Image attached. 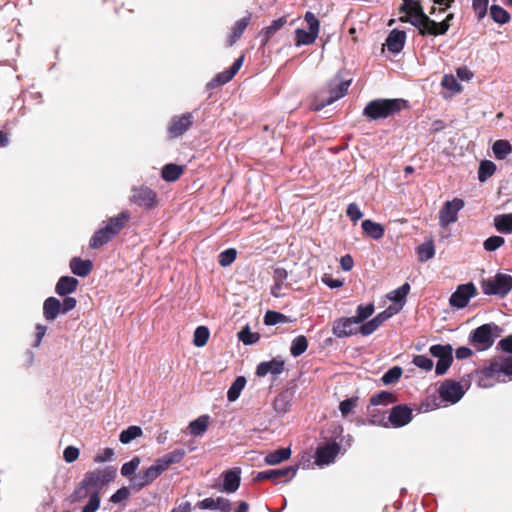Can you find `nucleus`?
I'll list each match as a JSON object with an SVG mask.
<instances>
[{
    "label": "nucleus",
    "mask_w": 512,
    "mask_h": 512,
    "mask_svg": "<svg viewBox=\"0 0 512 512\" xmlns=\"http://www.w3.org/2000/svg\"><path fill=\"white\" fill-rule=\"evenodd\" d=\"M129 219L130 214L126 211L111 217L103 227L94 232L89 241V246L92 249H97L108 243L125 227Z\"/></svg>",
    "instance_id": "1"
},
{
    "label": "nucleus",
    "mask_w": 512,
    "mask_h": 512,
    "mask_svg": "<svg viewBox=\"0 0 512 512\" xmlns=\"http://www.w3.org/2000/svg\"><path fill=\"white\" fill-rule=\"evenodd\" d=\"M404 106L403 99L378 98L368 102L362 114L369 120L378 121L396 115Z\"/></svg>",
    "instance_id": "2"
},
{
    "label": "nucleus",
    "mask_w": 512,
    "mask_h": 512,
    "mask_svg": "<svg viewBox=\"0 0 512 512\" xmlns=\"http://www.w3.org/2000/svg\"><path fill=\"white\" fill-rule=\"evenodd\" d=\"M499 327L494 323H487L476 328L470 335V342L477 350L484 351L489 349L495 338L498 336Z\"/></svg>",
    "instance_id": "3"
},
{
    "label": "nucleus",
    "mask_w": 512,
    "mask_h": 512,
    "mask_svg": "<svg viewBox=\"0 0 512 512\" xmlns=\"http://www.w3.org/2000/svg\"><path fill=\"white\" fill-rule=\"evenodd\" d=\"M481 287L485 295L506 296L512 290V276L497 273L494 277L483 280Z\"/></svg>",
    "instance_id": "4"
},
{
    "label": "nucleus",
    "mask_w": 512,
    "mask_h": 512,
    "mask_svg": "<svg viewBox=\"0 0 512 512\" xmlns=\"http://www.w3.org/2000/svg\"><path fill=\"white\" fill-rule=\"evenodd\" d=\"M115 476L116 470L113 467L95 469L85 474L83 482L92 490L93 495H100L102 488L110 483Z\"/></svg>",
    "instance_id": "5"
},
{
    "label": "nucleus",
    "mask_w": 512,
    "mask_h": 512,
    "mask_svg": "<svg viewBox=\"0 0 512 512\" xmlns=\"http://www.w3.org/2000/svg\"><path fill=\"white\" fill-rule=\"evenodd\" d=\"M403 5L400 8L401 12H405L406 16L401 17L402 22H409L411 25L416 27L419 31L421 30L424 23L429 22V16L425 14L422 5L416 0H402Z\"/></svg>",
    "instance_id": "6"
},
{
    "label": "nucleus",
    "mask_w": 512,
    "mask_h": 512,
    "mask_svg": "<svg viewBox=\"0 0 512 512\" xmlns=\"http://www.w3.org/2000/svg\"><path fill=\"white\" fill-rule=\"evenodd\" d=\"M482 372L487 378L505 382L508 377L512 376V355L491 361Z\"/></svg>",
    "instance_id": "7"
},
{
    "label": "nucleus",
    "mask_w": 512,
    "mask_h": 512,
    "mask_svg": "<svg viewBox=\"0 0 512 512\" xmlns=\"http://www.w3.org/2000/svg\"><path fill=\"white\" fill-rule=\"evenodd\" d=\"M430 354L437 358L438 361L436 363L435 367V373L436 375H444L447 370L450 368L452 362H453V348L450 344H436L432 345L429 348Z\"/></svg>",
    "instance_id": "8"
},
{
    "label": "nucleus",
    "mask_w": 512,
    "mask_h": 512,
    "mask_svg": "<svg viewBox=\"0 0 512 512\" xmlns=\"http://www.w3.org/2000/svg\"><path fill=\"white\" fill-rule=\"evenodd\" d=\"M477 295V288L474 283L469 282L465 284H460L457 286L456 290L451 294L449 298V303L452 307L457 309L465 308L470 299Z\"/></svg>",
    "instance_id": "9"
},
{
    "label": "nucleus",
    "mask_w": 512,
    "mask_h": 512,
    "mask_svg": "<svg viewBox=\"0 0 512 512\" xmlns=\"http://www.w3.org/2000/svg\"><path fill=\"white\" fill-rule=\"evenodd\" d=\"M130 202L150 210L157 205V194L154 190L144 185L133 187Z\"/></svg>",
    "instance_id": "10"
},
{
    "label": "nucleus",
    "mask_w": 512,
    "mask_h": 512,
    "mask_svg": "<svg viewBox=\"0 0 512 512\" xmlns=\"http://www.w3.org/2000/svg\"><path fill=\"white\" fill-rule=\"evenodd\" d=\"M464 207V201L460 198H454L446 201L439 211V225L442 228L448 227L458 219V212Z\"/></svg>",
    "instance_id": "11"
},
{
    "label": "nucleus",
    "mask_w": 512,
    "mask_h": 512,
    "mask_svg": "<svg viewBox=\"0 0 512 512\" xmlns=\"http://www.w3.org/2000/svg\"><path fill=\"white\" fill-rule=\"evenodd\" d=\"M332 332L337 338H345L359 333V323L354 317H342L333 323Z\"/></svg>",
    "instance_id": "12"
},
{
    "label": "nucleus",
    "mask_w": 512,
    "mask_h": 512,
    "mask_svg": "<svg viewBox=\"0 0 512 512\" xmlns=\"http://www.w3.org/2000/svg\"><path fill=\"white\" fill-rule=\"evenodd\" d=\"M193 120L194 117L192 113L174 116L167 128L170 137L177 138L182 136L192 126Z\"/></svg>",
    "instance_id": "13"
},
{
    "label": "nucleus",
    "mask_w": 512,
    "mask_h": 512,
    "mask_svg": "<svg viewBox=\"0 0 512 512\" xmlns=\"http://www.w3.org/2000/svg\"><path fill=\"white\" fill-rule=\"evenodd\" d=\"M439 395L444 401L455 404L463 397L464 390L459 382L447 380L440 386Z\"/></svg>",
    "instance_id": "14"
},
{
    "label": "nucleus",
    "mask_w": 512,
    "mask_h": 512,
    "mask_svg": "<svg viewBox=\"0 0 512 512\" xmlns=\"http://www.w3.org/2000/svg\"><path fill=\"white\" fill-rule=\"evenodd\" d=\"M350 83H351L350 80L339 82L337 84L336 88H331L330 95L326 99H323L321 101L320 100L314 101L313 109L315 111H320L324 107L334 103L336 100L345 96V94L347 93L348 88L350 86Z\"/></svg>",
    "instance_id": "15"
},
{
    "label": "nucleus",
    "mask_w": 512,
    "mask_h": 512,
    "mask_svg": "<svg viewBox=\"0 0 512 512\" xmlns=\"http://www.w3.org/2000/svg\"><path fill=\"white\" fill-rule=\"evenodd\" d=\"M339 452L340 446L335 442L319 446L316 451L315 463L318 466L329 465L334 462Z\"/></svg>",
    "instance_id": "16"
},
{
    "label": "nucleus",
    "mask_w": 512,
    "mask_h": 512,
    "mask_svg": "<svg viewBox=\"0 0 512 512\" xmlns=\"http://www.w3.org/2000/svg\"><path fill=\"white\" fill-rule=\"evenodd\" d=\"M453 18H454V14L453 13H449L446 16V18L443 21H441V22H436V21L432 20L429 17V22L430 23H424V26H422L419 34L422 35V36H427V35H431V36L444 35L449 30L450 21Z\"/></svg>",
    "instance_id": "17"
},
{
    "label": "nucleus",
    "mask_w": 512,
    "mask_h": 512,
    "mask_svg": "<svg viewBox=\"0 0 512 512\" xmlns=\"http://www.w3.org/2000/svg\"><path fill=\"white\" fill-rule=\"evenodd\" d=\"M298 471V466H289L285 468L280 469H270L261 471L257 474L256 479L258 480H277L279 478H285V482L290 481L293 479Z\"/></svg>",
    "instance_id": "18"
},
{
    "label": "nucleus",
    "mask_w": 512,
    "mask_h": 512,
    "mask_svg": "<svg viewBox=\"0 0 512 512\" xmlns=\"http://www.w3.org/2000/svg\"><path fill=\"white\" fill-rule=\"evenodd\" d=\"M412 420V409L406 405L394 406L389 414V421L393 427L399 428Z\"/></svg>",
    "instance_id": "19"
},
{
    "label": "nucleus",
    "mask_w": 512,
    "mask_h": 512,
    "mask_svg": "<svg viewBox=\"0 0 512 512\" xmlns=\"http://www.w3.org/2000/svg\"><path fill=\"white\" fill-rule=\"evenodd\" d=\"M284 365L285 363L281 358H273L270 361L261 362L257 366L256 375L264 377L270 373L273 376H277L283 372Z\"/></svg>",
    "instance_id": "20"
},
{
    "label": "nucleus",
    "mask_w": 512,
    "mask_h": 512,
    "mask_svg": "<svg viewBox=\"0 0 512 512\" xmlns=\"http://www.w3.org/2000/svg\"><path fill=\"white\" fill-rule=\"evenodd\" d=\"M405 40L406 33L404 31L393 29L386 39L387 49L394 54L399 53L404 47Z\"/></svg>",
    "instance_id": "21"
},
{
    "label": "nucleus",
    "mask_w": 512,
    "mask_h": 512,
    "mask_svg": "<svg viewBox=\"0 0 512 512\" xmlns=\"http://www.w3.org/2000/svg\"><path fill=\"white\" fill-rule=\"evenodd\" d=\"M198 507L200 509L207 510H220L221 512H230L231 511V503L228 499L223 497L214 498H205L198 503Z\"/></svg>",
    "instance_id": "22"
},
{
    "label": "nucleus",
    "mask_w": 512,
    "mask_h": 512,
    "mask_svg": "<svg viewBox=\"0 0 512 512\" xmlns=\"http://www.w3.org/2000/svg\"><path fill=\"white\" fill-rule=\"evenodd\" d=\"M240 473L241 471L239 468H234L224 473L222 485L223 491L227 493H234L239 488L241 481Z\"/></svg>",
    "instance_id": "23"
},
{
    "label": "nucleus",
    "mask_w": 512,
    "mask_h": 512,
    "mask_svg": "<svg viewBox=\"0 0 512 512\" xmlns=\"http://www.w3.org/2000/svg\"><path fill=\"white\" fill-rule=\"evenodd\" d=\"M286 23L287 18L283 16L272 21V23L269 26L261 30V32L259 33V37L261 38L262 46L267 45V43L274 36V34L278 32L280 29H282Z\"/></svg>",
    "instance_id": "24"
},
{
    "label": "nucleus",
    "mask_w": 512,
    "mask_h": 512,
    "mask_svg": "<svg viewBox=\"0 0 512 512\" xmlns=\"http://www.w3.org/2000/svg\"><path fill=\"white\" fill-rule=\"evenodd\" d=\"M78 283V280L72 276H62L56 283L55 292L59 296H67L77 289Z\"/></svg>",
    "instance_id": "25"
},
{
    "label": "nucleus",
    "mask_w": 512,
    "mask_h": 512,
    "mask_svg": "<svg viewBox=\"0 0 512 512\" xmlns=\"http://www.w3.org/2000/svg\"><path fill=\"white\" fill-rule=\"evenodd\" d=\"M62 313L61 302L55 297H48L43 303V315L48 321H54Z\"/></svg>",
    "instance_id": "26"
},
{
    "label": "nucleus",
    "mask_w": 512,
    "mask_h": 512,
    "mask_svg": "<svg viewBox=\"0 0 512 512\" xmlns=\"http://www.w3.org/2000/svg\"><path fill=\"white\" fill-rule=\"evenodd\" d=\"M185 455L186 451L184 449H176L157 459V461L159 467L165 472L171 465L181 462Z\"/></svg>",
    "instance_id": "27"
},
{
    "label": "nucleus",
    "mask_w": 512,
    "mask_h": 512,
    "mask_svg": "<svg viewBox=\"0 0 512 512\" xmlns=\"http://www.w3.org/2000/svg\"><path fill=\"white\" fill-rule=\"evenodd\" d=\"M70 269L73 274L79 277H86L92 270V262L90 260H83L79 257H74L70 260Z\"/></svg>",
    "instance_id": "28"
},
{
    "label": "nucleus",
    "mask_w": 512,
    "mask_h": 512,
    "mask_svg": "<svg viewBox=\"0 0 512 512\" xmlns=\"http://www.w3.org/2000/svg\"><path fill=\"white\" fill-rule=\"evenodd\" d=\"M493 224L499 233L512 234V213L495 216Z\"/></svg>",
    "instance_id": "29"
},
{
    "label": "nucleus",
    "mask_w": 512,
    "mask_h": 512,
    "mask_svg": "<svg viewBox=\"0 0 512 512\" xmlns=\"http://www.w3.org/2000/svg\"><path fill=\"white\" fill-rule=\"evenodd\" d=\"M361 227L363 231L374 240L381 239L385 233V230L381 224L369 219L364 220L361 224Z\"/></svg>",
    "instance_id": "30"
},
{
    "label": "nucleus",
    "mask_w": 512,
    "mask_h": 512,
    "mask_svg": "<svg viewBox=\"0 0 512 512\" xmlns=\"http://www.w3.org/2000/svg\"><path fill=\"white\" fill-rule=\"evenodd\" d=\"M250 22V15L243 17L236 21L234 24L231 34L227 39L228 46H232L243 34Z\"/></svg>",
    "instance_id": "31"
},
{
    "label": "nucleus",
    "mask_w": 512,
    "mask_h": 512,
    "mask_svg": "<svg viewBox=\"0 0 512 512\" xmlns=\"http://www.w3.org/2000/svg\"><path fill=\"white\" fill-rule=\"evenodd\" d=\"M290 456H291V449L289 447L280 448L278 450L268 453L265 456V463L268 465H277V464L289 459Z\"/></svg>",
    "instance_id": "32"
},
{
    "label": "nucleus",
    "mask_w": 512,
    "mask_h": 512,
    "mask_svg": "<svg viewBox=\"0 0 512 512\" xmlns=\"http://www.w3.org/2000/svg\"><path fill=\"white\" fill-rule=\"evenodd\" d=\"M245 385H246V378L244 376H238L228 389V392H227L228 401L229 402L236 401L239 398Z\"/></svg>",
    "instance_id": "33"
},
{
    "label": "nucleus",
    "mask_w": 512,
    "mask_h": 512,
    "mask_svg": "<svg viewBox=\"0 0 512 512\" xmlns=\"http://www.w3.org/2000/svg\"><path fill=\"white\" fill-rule=\"evenodd\" d=\"M318 35L314 32L304 29H296L295 30V46L300 47L303 45H310L315 42Z\"/></svg>",
    "instance_id": "34"
},
{
    "label": "nucleus",
    "mask_w": 512,
    "mask_h": 512,
    "mask_svg": "<svg viewBox=\"0 0 512 512\" xmlns=\"http://www.w3.org/2000/svg\"><path fill=\"white\" fill-rule=\"evenodd\" d=\"M183 173L182 166L177 164H166L161 171L162 178L167 182L176 181Z\"/></svg>",
    "instance_id": "35"
},
{
    "label": "nucleus",
    "mask_w": 512,
    "mask_h": 512,
    "mask_svg": "<svg viewBox=\"0 0 512 512\" xmlns=\"http://www.w3.org/2000/svg\"><path fill=\"white\" fill-rule=\"evenodd\" d=\"M417 254L420 262H426L433 258L435 255L434 242L431 239L423 242L418 246Z\"/></svg>",
    "instance_id": "36"
},
{
    "label": "nucleus",
    "mask_w": 512,
    "mask_h": 512,
    "mask_svg": "<svg viewBox=\"0 0 512 512\" xmlns=\"http://www.w3.org/2000/svg\"><path fill=\"white\" fill-rule=\"evenodd\" d=\"M209 417L207 415H202L197 419L193 420L189 424L190 434L193 436L202 435L208 428Z\"/></svg>",
    "instance_id": "37"
},
{
    "label": "nucleus",
    "mask_w": 512,
    "mask_h": 512,
    "mask_svg": "<svg viewBox=\"0 0 512 512\" xmlns=\"http://www.w3.org/2000/svg\"><path fill=\"white\" fill-rule=\"evenodd\" d=\"M93 496L92 490L85 485L83 480L77 485L73 493L70 495L69 499L72 503L81 502L84 499L91 498Z\"/></svg>",
    "instance_id": "38"
},
{
    "label": "nucleus",
    "mask_w": 512,
    "mask_h": 512,
    "mask_svg": "<svg viewBox=\"0 0 512 512\" xmlns=\"http://www.w3.org/2000/svg\"><path fill=\"white\" fill-rule=\"evenodd\" d=\"M493 153L498 160H504L511 153L512 146L507 140H497L492 146Z\"/></svg>",
    "instance_id": "39"
},
{
    "label": "nucleus",
    "mask_w": 512,
    "mask_h": 512,
    "mask_svg": "<svg viewBox=\"0 0 512 512\" xmlns=\"http://www.w3.org/2000/svg\"><path fill=\"white\" fill-rule=\"evenodd\" d=\"M308 348V340L304 335L295 337L290 346V353L293 357L302 355Z\"/></svg>",
    "instance_id": "40"
},
{
    "label": "nucleus",
    "mask_w": 512,
    "mask_h": 512,
    "mask_svg": "<svg viewBox=\"0 0 512 512\" xmlns=\"http://www.w3.org/2000/svg\"><path fill=\"white\" fill-rule=\"evenodd\" d=\"M290 406L291 399L287 393H281L274 399L273 407L277 414H285L290 409Z\"/></svg>",
    "instance_id": "41"
},
{
    "label": "nucleus",
    "mask_w": 512,
    "mask_h": 512,
    "mask_svg": "<svg viewBox=\"0 0 512 512\" xmlns=\"http://www.w3.org/2000/svg\"><path fill=\"white\" fill-rule=\"evenodd\" d=\"M142 434L141 427L132 425L120 433L119 440L122 444H129L132 440L142 436Z\"/></svg>",
    "instance_id": "42"
},
{
    "label": "nucleus",
    "mask_w": 512,
    "mask_h": 512,
    "mask_svg": "<svg viewBox=\"0 0 512 512\" xmlns=\"http://www.w3.org/2000/svg\"><path fill=\"white\" fill-rule=\"evenodd\" d=\"M403 370L400 366H393L388 371H386L382 377L381 381L384 385H392L401 378Z\"/></svg>",
    "instance_id": "43"
},
{
    "label": "nucleus",
    "mask_w": 512,
    "mask_h": 512,
    "mask_svg": "<svg viewBox=\"0 0 512 512\" xmlns=\"http://www.w3.org/2000/svg\"><path fill=\"white\" fill-rule=\"evenodd\" d=\"M395 401V396L393 393L388 391H381L374 394L370 398V404L374 406L378 405H388Z\"/></svg>",
    "instance_id": "44"
},
{
    "label": "nucleus",
    "mask_w": 512,
    "mask_h": 512,
    "mask_svg": "<svg viewBox=\"0 0 512 512\" xmlns=\"http://www.w3.org/2000/svg\"><path fill=\"white\" fill-rule=\"evenodd\" d=\"M490 16L492 20L498 24H505L510 20L509 13L498 5H492L490 7Z\"/></svg>",
    "instance_id": "45"
},
{
    "label": "nucleus",
    "mask_w": 512,
    "mask_h": 512,
    "mask_svg": "<svg viewBox=\"0 0 512 512\" xmlns=\"http://www.w3.org/2000/svg\"><path fill=\"white\" fill-rule=\"evenodd\" d=\"M209 329L206 326H198L194 331L193 344L196 347H203L209 339Z\"/></svg>",
    "instance_id": "46"
},
{
    "label": "nucleus",
    "mask_w": 512,
    "mask_h": 512,
    "mask_svg": "<svg viewBox=\"0 0 512 512\" xmlns=\"http://www.w3.org/2000/svg\"><path fill=\"white\" fill-rule=\"evenodd\" d=\"M496 166L491 161H482L478 170V179L480 182H485L490 176L494 174Z\"/></svg>",
    "instance_id": "47"
},
{
    "label": "nucleus",
    "mask_w": 512,
    "mask_h": 512,
    "mask_svg": "<svg viewBox=\"0 0 512 512\" xmlns=\"http://www.w3.org/2000/svg\"><path fill=\"white\" fill-rule=\"evenodd\" d=\"M374 313V305L372 303L359 305L356 309V315L353 316L359 324L363 323Z\"/></svg>",
    "instance_id": "48"
},
{
    "label": "nucleus",
    "mask_w": 512,
    "mask_h": 512,
    "mask_svg": "<svg viewBox=\"0 0 512 512\" xmlns=\"http://www.w3.org/2000/svg\"><path fill=\"white\" fill-rule=\"evenodd\" d=\"M358 397H351L340 402L339 410L342 417L346 418L358 405Z\"/></svg>",
    "instance_id": "49"
},
{
    "label": "nucleus",
    "mask_w": 512,
    "mask_h": 512,
    "mask_svg": "<svg viewBox=\"0 0 512 512\" xmlns=\"http://www.w3.org/2000/svg\"><path fill=\"white\" fill-rule=\"evenodd\" d=\"M409 291H410V285L408 283H405L402 286H400L399 288L391 291L388 294V298L395 303H400L405 299V297L407 296Z\"/></svg>",
    "instance_id": "50"
},
{
    "label": "nucleus",
    "mask_w": 512,
    "mask_h": 512,
    "mask_svg": "<svg viewBox=\"0 0 512 512\" xmlns=\"http://www.w3.org/2000/svg\"><path fill=\"white\" fill-rule=\"evenodd\" d=\"M285 322H287V317L280 312L269 310L265 313L264 323L266 325L272 326V325H276L279 323H285Z\"/></svg>",
    "instance_id": "51"
},
{
    "label": "nucleus",
    "mask_w": 512,
    "mask_h": 512,
    "mask_svg": "<svg viewBox=\"0 0 512 512\" xmlns=\"http://www.w3.org/2000/svg\"><path fill=\"white\" fill-rule=\"evenodd\" d=\"M505 243L502 236H491L483 242V247L488 252H493L500 248Z\"/></svg>",
    "instance_id": "52"
},
{
    "label": "nucleus",
    "mask_w": 512,
    "mask_h": 512,
    "mask_svg": "<svg viewBox=\"0 0 512 512\" xmlns=\"http://www.w3.org/2000/svg\"><path fill=\"white\" fill-rule=\"evenodd\" d=\"M237 256V251L233 248L224 250L219 254V264L222 267H227L234 262Z\"/></svg>",
    "instance_id": "53"
},
{
    "label": "nucleus",
    "mask_w": 512,
    "mask_h": 512,
    "mask_svg": "<svg viewBox=\"0 0 512 512\" xmlns=\"http://www.w3.org/2000/svg\"><path fill=\"white\" fill-rule=\"evenodd\" d=\"M379 327L380 324L374 317L369 321H364L363 323H361V325L359 326V333L363 336H369L373 332H375Z\"/></svg>",
    "instance_id": "54"
},
{
    "label": "nucleus",
    "mask_w": 512,
    "mask_h": 512,
    "mask_svg": "<svg viewBox=\"0 0 512 512\" xmlns=\"http://www.w3.org/2000/svg\"><path fill=\"white\" fill-rule=\"evenodd\" d=\"M234 76L228 71L225 70L221 73H218L209 83V88H215L217 86L228 83Z\"/></svg>",
    "instance_id": "55"
},
{
    "label": "nucleus",
    "mask_w": 512,
    "mask_h": 512,
    "mask_svg": "<svg viewBox=\"0 0 512 512\" xmlns=\"http://www.w3.org/2000/svg\"><path fill=\"white\" fill-rule=\"evenodd\" d=\"M238 338L245 345H251L258 341L259 335L256 333H252L249 327L246 326L238 333Z\"/></svg>",
    "instance_id": "56"
},
{
    "label": "nucleus",
    "mask_w": 512,
    "mask_h": 512,
    "mask_svg": "<svg viewBox=\"0 0 512 512\" xmlns=\"http://www.w3.org/2000/svg\"><path fill=\"white\" fill-rule=\"evenodd\" d=\"M140 464V458L134 457L130 461L124 463L121 467V474L125 477H129L135 474Z\"/></svg>",
    "instance_id": "57"
},
{
    "label": "nucleus",
    "mask_w": 512,
    "mask_h": 512,
    "mask_svg": "<svg viewBox=\"0 0 512 512\" xmlns=\"http://www.w3.org/2000/svg\"><path fill=\"white\" fill-rule=\"evenodd\" d=\"M412 363L422 369V370H425V371H430L432 370L433 366H434V363L432 361V359H430L429 357L425 356V355H417L413 358L412 360Z\"/></svg>",
    "instance_id": "58"
},
{
    "label": "nucleus",
    "mask_w": 512,
    "mask_h": 512,
    "mask_svg": "<svg viewBox=\"0 0 512 512\" xmlns=\"http://www.w3.org/2000/svg\"><path fill=\"white\" fill-rule=\"evenodd\" d=\"M164 472V470H162L161 467H159V463L158 461L156 460L155 463L153 465H151L150 467H148L144 472H143V475L144 477L148 480L149 483L153 482L154 480H156L162 473Z\"/></svg>",
    "instance_id": "59"
},
{
    "label": "nucleus",
    "mask_w": 512,
    "mask_h": 512,
    "mask_svg": "<svg viewBox=\"0 0 512 512\" xmlns=\"http://www.w3.org/2000/svg\"><path fill=\"white\" fill-rule=\"evenodd\" d=\"M472 8L478 19L482 20L487 14L488 0H472Z\"/></svg>",
    "instance_id": "60"
},
{
    "label": "nucleus",
    "mask_w": 512,
    "mask_h": 512,
    "mask_svg": "<svg viewBox=\"0 0 512 512\" xmlns=\"http://www.w3.org/2000/svg\"><path fill=\"white\" fill-rule=\"evenodd\" d=\"M304 19L308 25V30L318 35L320 30V23L316 16L312 12L307 11L304 15Z\"/></svg>",
    "instance_id": "61"
},
{
    "label": "nucleus",
    "mask_w": 512,
    "mask_h": 512,
    "mask_svg": "<svg viewBox=\"0 0 512 512\" xmlns=\"http://www.w3.org/2000/svg\"><path fill=\"white\" fill-rule=\"evenodd\" d=\"M401 307L397 308L393 305L387 307L384 311L380 312L375 316V319L378 321L380 326L387 321L389 318H391L393 315L398 313Z\"/></svg>",
    "instance_id": "62"
},
{
    "label": "nucleus",
    "mask_w": 512,
    "mask_h": 512,
    "mask_svg": "<svg viewBox=\"0 0 512 512\" xmlns=\"http://www.w3.org/2000/svg\"><path fill=\"white\" fill-rule=\"evenodd\" d=\"M346 214L353 222H357L363 217V213L361 212L359 206L356 203H350L348 205Z\"/></svg>",
    "instance_id": "63"
},
{
    "label": "nucleus",
    "mask_w": 512,
    "mask_h": 512,
    "mask_svg": "<svg viewBox=\"0 0 512 512\" xmlns=\"http://www.w3.org/2000/svg\"><path fill=\"white\" fill-rule=\"evenodd\" d=\"M442 86L448 90L459 92L461 89L460 84L452 75H445L442 79Z\"/></svg>",
    "instance_id": "64"
}]
</instances>
